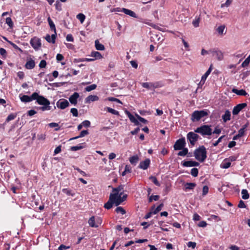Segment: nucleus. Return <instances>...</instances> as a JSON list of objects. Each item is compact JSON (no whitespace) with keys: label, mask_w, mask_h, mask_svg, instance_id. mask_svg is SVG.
I'll use <instances>...</instances> for the list:
<instances>
[{"label":"nucleus","mask_w":250,"mask_h":250,"mask_svg":"<svg viewBox=\"0 0 250 250\" xmlns=\"http://www.w3.org/2000/svg\"><path fill=\"white\" fill-rule=\"evenodd\" d=\"M113 193L110 195H114V204L116 206L121 204L123 202L126 200V194H124V186L120 185L116 188H113Z\"/></svg>","instance_id":"nucleus-1"},{"label":"nucleus","mask_w":250,"mask_h":250,"mask_svg":"<svg viewBox=\"0 0 250 250\" xmlns=\"http://www.w3.org/2000/svg\"><path fill=\"white\" fill-rule=\"evenodd\" d=\"M194 156L198 161L203 162L207 158V151L204 146L196 149L194 152Z\"/></svg>","instance_id":"nucleus-2"},{"label":"nucleus","mask_w":250,"mask_h":250,"mask_svg":"<svg viewBox=\"0 0 250 250\" xmlns=\"http://www.w3.org/2000/svg\"><path fill=\"white\" fill-rule=\"evenodd\" d=\"M208 112L206 110H196L191 114V120L192 122L199 121L202 118L207 116Z\"/></svg>","instance_id":"nucleus-3"},{"label":"nucleus","mask_w":250,"mask_h":250,"mask_svg":"<svg viewBox=\"0 0 250 250\" xmlns=\"http://www.w3.org/2000/svg\"><path fill=\"white\" fill-rule=\"evenodd\" d=\"M194 131L196 133L201 134L202 136H209L212 133L211 128L210 126L208 125H203L199 127H197Z\"/></svg>","instance_id":"nucleus-4"},{"label":"nucleus","mask_w":250,"mask_h":250,"mask_svg":"<svg viewBox=\"0 0 250 250\" xmlns=\"http://www.w3.org/2000/svg\"><path fill=\"white\" fill-rule=\"evenodd\" d=\"M196 132H189L187 134V139L189 141L190 144L194 146L198 140L199 136L195 133Z\"/></svg>","instance_id":"nucleus-5"},{"label":"nucleus","mask_w":250,"mask_h":250,"mask_svg":"<svg viewBox=\"0 0 250 250\" xmlns=\"http://www.w3.org/2000/svg\"><path fill=\"white\" fill-rule=\"evenodd\" d=\"M88 223L91 227L97 228L101 224L102 220L99 217L96 219L94 216H92L89 219Z\"/></svg>","instance_id":"nucleus-6"},{"label":"nucleus","mask_w":250,"mask_h":250,"mask_svg":"<svg viewBox=\"0 0 250 250\" xmlns=\"http://www.w3.org/2000/svg\"><path fill=\"white\" fill-rule=\"evenodd\" d=\"M142 86L147 89H154L159 87H161V85L159 83H143Z\"/></svg>","instance_id":"nucleus-7"},{"label":"nucleus","mask_w":250,"mask_h":250,"mask_svg":"<svg viewBox=\"0 0 250 250\" xmlns=\"http://www.w3.org/2000/svg\"><path fill=\"white\" fill-rule=\"evenodd\" d=\"M30 43L33 48L37 50L41 47V40L37 37H34L30 40Z\"/></svg>","instance_id":"nucleus-8"},{"label":"nucleus","mask_w":250,"mask_h":250,"mask_svg":"<svg viewBox=\"0 0 250 250\" xmlns=\"http://www.w3.org/2000/svg\"><path fill=\"white\" fill-rule=\"evenodd\" d=\"M36 98H35V100H37L38 104L40 105H48L50 104L48 100L42 96H40L38 94V95L36 96Z\"/></svg>","instance_id":"nucleus-9"},{"label":"nucleus","mask_w":250,"mask_h":250,"mask_svg":"<svg viewBox=\"0 0 250 250\" xmlns=\"http://www.w3.org/2000/svg\"><path fill=\"white\" fill-rule=\"evenodd\" d=\"M56 105L58 108L64 109L69 105V103L67 100L61 99L57 102Z\"/></svg>","instance_id":"nucleus-10"},{"label":"nucleus","mask_w":250,"mask_h":250,"mask_svg":"<svg viewBox=\"0 0 250 250\" xmlns=\"http://www.w3.org/2000/svg\"><path fill=\"white\" fill-rule=\"evenodd\" d=\"M186 145L185 138H181L176 141L174 145L175 150H181L183 149Z\"/></svg>","instance_id":"nucleus-11"},{"label":"nucleus","mask_w":250,"mask_h":250,"mask_svg":"<svg viewBox=\"0 0 250 250\" xmlns=\"http://www.w3.org/2000/svg\"><path fill=\"white\" fill-rule=\"evenodd\" d=\"M38 95V93L36 92L33 93L31 96L27 95H23L20 98L21 100L23 102H30L32 100H35L36 98V96Z\"/></svg>","instance_id":"nucleus-12"},{"label":"nucleus","mask_w":250,"mask_h":250,"mask_svg":"<svg viewBox=\"0 0 250 250\" xmlns=\"http://www.w3.org/2000/svg\"><path fill=\"white\" fill-rule=\"evenodd\" d=\"M246 103L239 104L234 106L232 110V114L234 115H237L240 111L247 106Z\"/></svg>","instance_id":"nucleus-13"},{"label":"nucleus","mask_w":250,"mask_h":250,"mask_svg":"<svg viewBox=\"0 0 250 250\" xmlns=\"http://www.w3.org/2000/svg\"><path fill=\"white\" fill-rule=\"evenodd\" d=\"M114 196V195H110L108 201L104 205L105 208L109 209L112 207L113 204H114L115 197Z\"/></svg>","instance_id":"nucleus-14"},{"label":"nucleus","mask_w":250,"mask_h":250,"mask_svg":"<svg viewBox=\"0 0 250 250\" xmlns=\"http://www.w3.org/2000/svg\"><path fill=\"white\" fill-rule=\"evenodd\" d=\"M79 97V94L77 92H75L70 96L69 98V101L72 104L76 105L77 104V100Z\"/></svg>","instance_id":"nucleus-15"},{"label":"nucleus","mask_w":250,"mask_h":250,"mask_svg":"<svg viewBox=\"0 0 250 250\" xmlns=\"http://www.w3.org/2000/svg\"><path fill=\"white\" fill-rule=\"evenodd\" d=\"M150 163V160L146 159L145 161L140 162L139 167L143 169H146L148 167Z\"/></svg>","instance_id":"nucleus-16"},{"label":"nucleus","mask_w":250,"mask_h":250,"mask_svg":"<svg viewBox=\"0 0 250 250\" xmlns=\"http://www.w3.org/2000/svg\"><path fill=\"white\" fill-rule=\"evenodd\" d=\"M199 165V163L196 161H185L183 163V166L185 167H196Z\"/></svg>","instance_id":"nucleus-17"},{"label":"nucleus","mask_w":250,"mask_h":250,"mask_svg":"<svg viewBox=\"0 0 250 250\" xmlns=\"http://www.w3.org/2000/svg\"><path fill=\"white\" fill-rule=\"evenodd\" d=\"M35 66V61L32 59L27 60L25 63V67L28 69H33Z\"/></svg>","instance_id":"nucleus-18"},{"label":"nucleus","mask_w":250,"mask_h":250,"mask_svg":"<svg viewBox=\"0 0 250 250\" xmlns=\"http://www.w3.org/2000/svg\"><path fill=\"white\" fill-rule=\"evenodd\" d=\"M125 113L127 115L128 117L132 123H134L136 125H139V123L137 119H136L134 116L132 115L128 111L126 110Z\"/></svg>","instance_id":"nucleus-19"},{"label":"nucleus","mask_w":250,"mask_h":250,"mask_svg":"<svg viewBox=\"0 0 250 250\" xmlns=\"http://www.w3.org/2000/svg\"><path fill=\"white\" fill-rule=\"evenodd\" d=\"M212 71V65H210L208 69L207 70V71L205 73V74L202 77L200 83L204 84L208 77V76L210 74Z\"/></svg>","instance_id":"nucleus-20"},{"label":"nucleus","mask_w":250,"mask_h":250,"mask_svg":"<svg viewBox=\"0 0 250 250\" xmlns=\"http://www.w3.org/2000/svg\"><path fill=\"white\" fill-rule=\"evenodd\" d=\"M210 52L212 53L213 55L215 56L218 60L221 61L223 59L224 55L221 51H210Z\"/></svg>","instance_id":"nucleus-21"},{"label":"nucleus","mask_w":250,"mask_h":250,"mask_svg":"<svg viewBox=\"0 0 250 250\" xmlns=\"http://www.w3.org/2000/svg\"><path fill=\"white\" fill-rule=\"evenodd\" d=\"M232 92L240 96H246L247 95V93L244 89L238 90L236 88H232L231 90Z\"/></svg>","instance_id":"nucleus-22"},{"label":"nucleus","mask_w":250,"mask_h":250,"mask_svg":"<svg viewBox=\"0 0 250 250\" xmlns=\"http://www.w3.org/2000/svg\"><path fill=\"white\" fill-rule=\"evenodd\" d=\"M99 100V97L96 95H89L85 99V103H89L91 102L97 101Z\"/></svg>","instance_id":"nucleus-23"},{"label":"nucleus","mask_w":250,"mask_h":250,"mask_svg":"<svg viewBox=\"0 0 250 250\" xmlns=\"http://www.w3.org/2000/svg\"><path fill=\"white\" fill-rule=\"evenodd\" d=\"M122 11L125 14L129 15L130 16L133 18H137L136 14L133 11L126 9V8H122Z\"/></svg>","instance_id":"nucleus-24"},{"label":"nucleus","mask_w":250,"mask_h":250,"mask_svg":"<svg viewBox=\"0 0 250 250\" xmlns=\"http://www.w3.org/2000/svg\"><path fill=\"white\" fill-rule=\"evenodd\" d=\"M95 48L98 50H104L105 49L104 46L98 40L95 41Z\"/></svg>","instance_id":"nucleus-25"},{"label":"nucleus","mask_w":250,"mask_h":250,"mask_svg":"<svg viewBox=\"0 0 250 250\" xmlns=\"http://www.w3.org/2000/svg\"><path fill=\"white\" fill-rule=\"evenodd\" d=\"M231 162L229 159H225L221 165V167L223 168H228L230 167Z\"/></svg>","instance_id":"nucleus-26"},{"label":"nucleus","mask_w":250,"mask_h":250,"mask_svg":"<svg viewBox=\"0 0 250 250\" xmlns=\"http://www.w3.org/2000/svg\"><path fill=\"white\" fill-rule=\"evenodd\" d=\"M230 112L229 110H226L224 115L222 116V119L224 122H226L230 120Z\"/></svg>","instance_id":"nucleus-27"},{"label":"nucleus","mask_w":250,"mask_h":250,"mask_svg":"<svg viewBox=\"0 0 250 250\" xmlns=\"http://www.w3.org/2000/svg\"><path fill=\"white\" fill-rule=\"evenodd\" d=\"M139 160L138 156L137 155H134L130 157L129 162L132 165L135 166L139 161Z\"/></svg>","instance_id":"nucleus-28"},{"label":"nucleus","mask_w":250,"mask_h":250,"mask_svg":"<svg viewBox=\"0 0 250 250\" xmlns=\"http://www.w3.org/2000/svg\"><path fill=\"white\" fill-rule=\"evenodd\" d=\"M47 21L48 22V24L50 26L51 30L53 31L54 32H55V30H56L55 25L49 17L47 18Z\"/></svg>","instance_id":"nucleus-29"},{"label":"nucleus","mask_w":250,"mask_h":250,"mask_svg":"<svg viewBox=\"0 0 250 250\" xmlns=\"http://www.w3.org/2000/svg\"><path fill=\"white\" fill-rule=\"evenodd\" d=\"M88 133H89V132H88V131L87 130H83V131H82L81 132L79 136L75 137L72 138H71L70 139V140H75V139H78L79 138L83 137L84 136H85L86 135H88Z\"/></svg>","instance_id":"nucleus-30"},{"label":"nucleus","mask_w":250,"mask_h":250,"mask_svg":"<svg viewBox=\"0 0 250 250\" xmlns=\"http://www.w3.org/2000/svg\"><path fill=\"white\" fill-rule=\"evenodd\" d=\"M196 186V184L194 183H187L185 185L186 190L187 189H193Z\"/></svg>","instance_id":"nucleus-31"},{"label":"nucleus","mask_w":250,"mask_h":250,"mask_svg":"<svg viewBox=\"0 0 250 250\" xmlns=\"http://www.w3.org/2000/svg\"><path fill=\"white\" fill-rule=\"evenodd\" d=\"M91 56L94 57L95 59H101L103 56L101 54L97 51H93L91 53Z\"/></svg>","instance_id":"nucleus-32"},{"label":"nucleus","mask_w":250,"mask_h":250,"mask_svg":"<svg viewBox=\"0 0 250 250\" xmlns=\"http://www.w3.org/2000/svg\"><path fill=\"white\" fill-rule=\"evenodd\" d=\"M247 127V125H244L243 126V127L240 129H239V130L238 131V135L239 136L241 137L245 135V132L246 129Z\"/></svg>","instance_id":"nucleus-33"},{"label":"nucleus","mask_w":250,"mask_h":250,"mask_svg":"<svg viewBox=\"0 0 250 250\" xmlns=\"http://www.w3.org/2000/svg\"><path fill=\"white\" fill-rule=\"evenodd\" d=\"M83 144H79V145H78L77 146H71V148H70V150L71 151H77V150L83 149L84 147L83 146Z\"/></svg>","instance_id":"nucleus-34"},{"label":"nucleus","mask_w":250,"mask_h":250,"mask_svg":"<svg viewBox=\"0 0 250 250\" xmlns=\"http://www.w3.org/2000/svg\"><path fill=\"white\" fill-rule=\"evenodd\" d=\"M242 193V197L243 199H249L250 196L248 193V191L246 189H243L241 192Z\"/></svg>","instance_id":"nucleus-35"},{"label":"nucleus","mask_w":250,"mask_h":250,"mask_svg":"<svg viewBox=\"0 0 250 250\" xmlns=\"http://www.w3.org/2000/svg\"><path fill=\"white\" fill-rule=\"evenodd\" d=\"M105 109L107 112H108L112 114L116 115H119V113L118 111L115 110V109H112V108L107 107L105 108Z\"/></svg>","instance_id":"nucleus-36"},{"label":"nucleus","mask_w":250,"mask_h":250,"mask_svg":"<svg viewBox=\"0 0 250 250\" xmlns=\"http://www.w3.org/2000/svg\"><path fill=\"white\" fill-rule=\"evenodd\" d=\"M76 17L79 20H80L81 23H83V22L85 19V15L82 13L78 14L77 15Z\"/></svg>","instance_id":"nucleus-37"},{"label":"nucleus","mask_w":250,"mask_h":250,"mask_svg":"<svg viewBox=\"0 0 250 250\" xmlns=\"http://www.w3.org/2000/svg\"><path fill=\"white\" fill-rule=\"evenodd\" d=\"M225 28V26L224 25H222L219 26L217 29L216 30L218 33L220 35H222L223 34V32L224 31Z\"/></svg>","instance_id":"nucleus-38"},{"label":"nucleus","mask_w":250,"mask_h":250,"mask_svg":"<svg viewBox=\"0 0 250 250\" xmlns=\"http://www.w3.org/2000/svg\"><path fill=\"white\" fill-rule=\"evenodd\" d=\"M62 191L67 195H70L72 196H74L75 195V193L73 192L71 190L67 188L62 189Z\"/></svg>","instance_id":"nucleus-39"},{"label":"nucleus","mask_w":250,"mask_h":250,"mask_svg":"<svg viewBox=\"0 0 250 250\" xmlns=\"http://www.w3.org/2000/svg\"><path fill=\"white\" fill-rule=\"evenodd\" d=\"M97 85L95 84H92L90 85H89L85 88V90L87 92L91 91L93 90H94L96 88Z\"/></svg>","instance_id":"nucleus-40"},{"label":"nucleus","mask_w":250,"mask_h":250,"mask_svg":"<svg viewBox=\"0 0 250 250\" xmlns=\"http://www.w3.org/2000/svg\"><path fill=\"white\" fill-rule=\"evenodd\" d=\"M16 113H12L9 115L6 119V121L8 122L12 120H14L17 116Z\"/></svg>","instance_id":"nucleus-41"},{"label":"nucleus","mask_w":250,"mask_h":250,"mask_svg":"<svg viewBox=\"0 0 250 250\" xmlns=\"http://www.w3.org/2000/svg\"><path fill=\"white\" fill-rule=\"evenodd\" d=\"M250 62V55L243 62L241 65L243 67L247 66Z\"/></svg>","instance_id":"nucleus-42"},{"label":"nucleus","mask_w":250,"mask_h":250,"mask_svg":"<svg viewBox=\"0 0 250 250\" xmlns=\"http://www.w3.org/2000/svg\"><path fill=\"white\" fill-rule=\"evenodd\" d=\"M188 153V149L187 148H183V150L181 151H179L178 153V155L179 156H185Z\"/></svg>","instance_id":"nucleus-43"},{"label":"nucleus","mask_w":250,"mask_h":250,"mask_svg":"<svg viewBox=\"0 0 250 250\" xmlns=\"http://www.w3.org/2000/svg\"><path fill=\"white\" fill-rule=\"evenodd\" d=\"M116 211L118 213L124 214L125 213V210L121 207H118L116 208Z\"/></svg>","instance_id":"nucleus-44"},{"label":"nucleus","mask_w":250,"mask_h":250,"mask_svg":"<svg viewBox=\"0 0 250 250\" xmlns=\"http://www.w3.org/2000/svg\"><path fill=\"white\" fill-rule=\"evenodd\" d=\"M200 19L199 17L196 18L194 20L192 21V24L195 27H197L199 25V22H200Z\"/></svg>","instance_id":"nucleus-45"},{"label":"nucleus","mask_w":250,"mask_h":250,"mask_svg":"<svg viewBox=\"0 0 250 250\" xmlns=\"http://www.w3.org/2000/svg\"><path fill=\"white\" fill-rule=\"evenodd\" d=\"M6 23L10 28L13 27V22L11 18L8 17L6 19Z\"/></svg>","instance_id":"nucleus-46"},{"label":"nucleus","mask_w":250,"mask_h":250,"mask_svg":"<svg viewBox=\"0 0 250 250\" xmlns=\"http://www.w3.org/2000/svg\"><path fill=\"white\" fill-rule=\"evenodd\" d=\"M149 179L150 180H152V181L153 182V183L156 185V186H160V184L159 183V182L158 181L156 177H154V176H151L150 177H149Z\"/></svg>","instance_id":"nucleus-47"},{"label":"nucleus","mask_w":250,"mask_h":250,"mask_svg":"<svg viewBox=\"0 0 250 250\" xmlns=\"http://www.w3.org/2000/svg\"><path fill=\"white\" fill-rule=\"evenodd\" d=\"M198 174V170L197 168H193L191 170V174L193 177H197Z\"/></svg>","instance_id":"nucleus-48"},{"label":"nucleus","mask_w":250,"mask_h":250,"mask_svg":"<svg viewBox=\"0 0 250 250\" xmlns=\"http://www.w3.org/2000/svg\"><path fill=\"white\" fill-rule=\"evenodd\" d=\"M55 7H56V9L60 11L62 10V4L60 2V1H59L58 0H57L56 2V3L55 4Z\"/></svg>","instance_id":"nucleus-49"},{"label":"nucleus","mask_w":250,"mask_h":250,"mask_svg":"<svg viewBox=\"0 0 250 250\" xmlns=\"http://www.w3.org/2000/svg\"><path fill=\"white\" fill-rule=\"evenodd\" d=\"M159 199V196L158 195H151L149 198V202H151L152 200L157 201Z\"/></svg>","instance_id":"nucleus-50"},{"label":"nucleus","mask_w":250,"mask_h":250,"mask_svg":"<svg viewBox=\"0 0 250 250\" xmlns=\"http://www.w3.org/2000/svg\"><path fill=\"white\" fill-rule=\"evenodd\" d=\"M71 113L72 114L73 116L78 117V110L75 108H72L70 110Z\"/></svg>","instance_id":"nucleus-51"},{"label":"nucleus","mask_w":250,"mask_h":250,"mask_svg":"<svg viewBox=\"0 0 250 250\" xmlns=\"http://www.w3.org/2000/svg\"><path fill=\"white\" fill-rule=\"evenodd\" d=\"M136 116L137 119L138 120H139L140 122H142V123H143L144 124H146L147 123V120H146L144 118L141 117V116H140L138 114H136Z\"/></svg>","instance_id":"nucleus-52"},{"label":"nucleus","mask_w":250,"mask_h":250,"mask_svg":"<svg viewBox=\"0 0 250 250\" xmlns=\"http://www.w3.org/2000/svg\"><path fill=\"white\" fill-rule=\"evenodd\" d=\"M196 243L193 242H189L187 244V246L189 248H192V249H194L196 247Z\"/></svg>","instance_id":"nucleus-53"},{"label":"nucleus","mask_w":250,"mask_h":250,"mask_svg":"<svg viewBox=\"0 0 250 250\" xmlns=\"http://www.w3.org/2000/svg\"><path fill=\"white\" fill-rule=\"evenodd\" d=\"M208 192V186H205L203 187V196H205L206 195Z\"/></svg>","instance_id":"nucleus-54"},{"label":"nucleus","mask_w":250,"mask_h":250,"mask_svg":"<svg viewBox=\"0 0 250 250\" xmlns=\"http://www.w3.org/2000/svg\"><path fill=\"white\" fill-rule=\"evenodd\" d=\"M46 65V62L45 60H42L39 64L40 68H45Z\"/></svg>","instance_id":"nucleus-55"},{"label":"nucleus","mask_w":250,"mask_h":250,"mask_svg":"<svg viewBox=\"0 0 250 250\" xmlns=\"http://www.w3.org/2000/svg\"><path fill=\"white\" fill-rule=\"evenodd\" d=\"M40 109L42 110V111H45V110H49L51 109V107L48 105H43V106L40 107Z\"/></svg>","instance_id":"nucleus-56"},{"label":"nucleus","mask_w":250,"mask_h":250,"mask_svg":"<svg viewBox=\"0 0 250 250\" xmlns=\"http://www.w3.org/2000/svg\"><path fill=\"white\" fill-rule=\"evenodd\" d=\"M232 0H227L226 2L225 3L221 4V7H223L224 6H229L231 3Z\"/></svg>","instance_id":"nucleus-57"},{"label":"nucleus","mask_w":250,"mask_h":250,"mask_svg":"<svg viewBox=\"0 0 250 250\" xmlns=\"http://www.w3.org/2000/svg\"><path fill=\"white\" fill-rule=\"evenodd\" d=\"M224 137V136H221L219 138V139L217 140V141H216L215 142H214L213 144V146H217L218 144L221 142L222 141V139Z\"/></svg>","instance_id":"nucleus-58"},{"label":"nucleus","mask_w":250,"mask_h":250,"mask_svg":"<svg viewBox=\"0 0 250 250\" xmlns=\"http://www.w3.org/2000/svg\"><path fill=\"white\" fill-rule=\"evenodd\" d=\"M66 39L68 42L74 41V38L71 34H68L66 37Z\"/></svg>","instance_id":"nucleus-59"},{"label":"nucleus","mask_w":250,"mask_h":250,"mask_svg":"<svg viewBox=\"0 0 250 250\" xmlns=\"http://www.w3.org/2000/svg\"><path fill=\"white\" fill-rule=\"evenodd\" d=\"M82 124L83 126L89 127L90 125V122L88 120H85L82 122Z\"/></svg>","instance_id":"nucleus-60"},{"label":"nucleus","mask_w":250,"mask_h":250,"mask_svg":"<svg viewBox=\"0 0 250 250\" xmlns=\"http://www.w3.org/2000/svg\"><path fill=\"white\" fill-rule=\"evenodd\" d=\"M238 207L239 208H245L246 207L245 203L242 200L240 201Z\"/></svg>","instance_id":"nucleus-61"},{"label":"nucleus","mask_w":250,"mask_h":250,"mask_svg":"<svg viewBox=\"0 0 250 250\" xmlns=\"http://www.w3.org/2000/svg\"><path fill=\"white\" fill-rule=\"evenodd\" d=\"M207 225V223L206 221H202L199 223L198 226L200 227H206Z\"/></svg>","instance_id":"nucleus-62"},{"label":"nucleus","mask_w":250,"mask_h":250,"mask_svg":"<svg viewBox=\"0 0 250 250\" xmlns=\"http://www.w3.org/2000/svg\"><path fill=\"white\" fill-rule=\"evenodd\" d=\"M125 171L127 173H130L131 172V167L129 165H126L125 167Z\"/></svg>","instance_id":"nucleus-63"},{"label":"nucleus","mask_w":250,"mask_h":250,"mask_svg":"<svg viewBox=\"0 0 250 250\" xmlns=\"http://www.w3.org/2000/svg\"><path fill=\"white\" fill-rule=\"evenodd\" d=\"M70 248L69 246H66L64 245H61L58 248L59 250H63L65 249H69Z\"/></svg>","instance_id":"nucleus-64"}]
</instances>
